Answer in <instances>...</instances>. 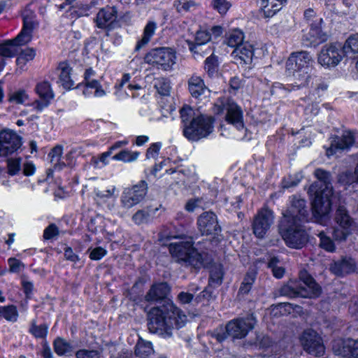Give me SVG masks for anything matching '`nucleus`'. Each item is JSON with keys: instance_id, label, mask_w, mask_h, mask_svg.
Returning a JSON list of instances; mask_svg holds the SVG:
<instances>
[{"instance_id": "obj_29", "label": "nucleus", "mask_w": 358, "mask_h": 358, "mask_svg": "<svg viewBox=\"0 0 358 358\" xmlns=\"http://www.w3.org/2000/svg\"><path fill=\"white\" fill-rule=\"evenodd\" d=\"M253 55L252 46L248 43H245L243 45L238 46L231 52V56L234 59H240L245 64L251 62Z\"/></svg>"}, {"instance_id": "obj_63", "label": "nucleus", "mask_w": 358, "mask_h": 358, "mask_svg": "<svg viewBox=\"0 0 358 358\" xmlns=\"http://www.w3.org/2000/svg\"><path fill=\"white\" fill-rule=\"evenodd\" d=\"M21 56H22L25 60H27L28 62L34 59L36 55V52L34 49L28 48L21 51L20 53Z\"/></svg>"}, {"instance_id": "obj_57", "label": "nucleus", "mask_w": 358, "mask_h": 358, "mask_svg": "<svg viewBox=\"0 0 358 358\" xmlns=\"http://www.w3.org/2000/svg\"><path fill=\"white\" fill-rule=\"evenodd\" d=\"M162 143L157 142L152 143L150 147L148 148L146 152V158L147 159H156L158 155L159 150L162 148Z\"/></svg>"}, {"instance_id": "obj_10", "label": "nucleus", "mask_w": 358, "mask_h": 358, "mask_svg": "<svg viewBox=\"0 0 358 358\" xmlns=\"http://www.w3.org/2000/svg\"><path fill=\"white\" fill-rule=\"evenodd\" d=\"M343 50L342 44L339 43L324 45L318 55V63L328 68L336 66L345 56Z\"/></svg>"}, {"instance_id": "obj_39", "label": "nucleus", "mask_w": 358, "mask_h": 358, "mask_svg": "<svg viewBox=\"0 0 358 358\" xmlns=\"http://www.w3.org/2000/svg\"><path fill=\"white\" fill-rule=\"evenodd\" d=\"M18 311L14 305L0 306V317L10 322H15L18 319Z\"/></svg>"}, {"instance_id": "obj_11", "label": "nucleus", "mask_w": 358, "mask_h": 358, "mask_svg": "<svg viewBox=\"0 0 358 358\" xmlns=\"http://www.w3.org/2000/svg\"><path fill=\"white\" fill-rule=\"evenodd\" d=\"M220 109L218 113L226 112L225 120L238 130L244 129L243 111L232 99L224 98L216 105Z\"/></svg>"}, {"instance_id": "obj_48", "label": "nucleus", "mask_w": 358, "mask_h": 358, "mask_svg": "<svg viewBox=\"0 0 358 358\" xmlns=\"http://www.w3.org/2000/svg\"><path fill=\"white\" fill-rule=\"evenodd\" d=\"M85 86L87 88L94 89V96L96 97H101L106 94L105 91L102 89L100 83L94 78L85 79Z\"/></svg>"}, {"instance_id": "obj_36", "label": "nucleus", "mask_w": 358, "mask_h": 358, "mask_svg": "<svg viewBox=\"0 0 358 358\" xmlns=\"http://www.w3.org/2000/svg\"><path fill=\"white\" fill-rule=\"evenodd\" d=\"M73 350L72 345L62 338L58 337L54 341V350L59 356H69Z\"/></svg>"}, {"instance_id": "obj_61", "label": "nucleus", "mask_w": 358, "mask_h": 358, "mask_svg": "<svg viewBox=\"0 0 358 358\" xmlns=\"http://www.w3.org/2000/svg\"><path fill=\"white\" fill-rule=\"evenodd\" d=\"M178 299L181 303H189L192 301H194V295L191 293L181 292L178 295Z\"/></svg>"}, {"instance_id": "obj_62", "label": "nucleus", "mask_w": 358, "mask_h": 358, "mask_svg": "<svg viewBox=\"0 0 358 358\" xmlns=\"http://www.w3.org/2000/svg\"><path fill=\"white\" fill-rule=\"evenodd\" d=\"M131 78V76L130 74L129 73H124L123 76H122V78L120 80V82L119 83H117L115 85V88L117 90V92H115V94L117 96H120V95H119V90H120L122 88H123V87L129 82V80Z\"/></svg>"}, {"instance_id": "obj_1", "label": "nucleus", "mask_w": 358, "mask_h": 358, "mask_svg": "<svg viewBox=\"0 0 358 358\" xmlns=\"http://www.w3.org/2000/svg\"><path fill=\"white\" fill-rule=\"evenodd\" d=\"M187 316L173 302L151 308L148 313V329L164 338H171L174 329H180L187 322Z\"/></svg>"}, {"instance_id": "obj_17", "label": "nucleus", "mask_w": 358, "mask_h": 358, "mask_svg": "<svg viewBox=\"0 0 358 358\" xmlns=\"http://www.w3.org/2000/svg\"><path fill=\"white\" fill-rule=\"evenodd\" d=\"M313 60L306 51L292 52L287 62L286 67L289 71L312 70Z\"/></svg>"}, {"instance_id": "obj_14", "label": "nucleus", "mask_w": 358, "mask_h": 358, "mask_svg": "<svg viewBox=\"0 0 358 358\" xmlns=\"http://www.w3.org/2000/svg\"><path fill=\"white\" fill-rule=\"evenodd\" d=\"M300 342L303 350L315 357H321L324 354L325 348L320 335L313 329L303 331L300 336Z\"/></svg>"}, {"instance_id": "obj_25", "label": "nucleus", "mask_w": 358, "mask_h": 358, "mask_svg": "<svg viewBox=\"0 0 358 358\" xmlns=\"http://www.w3.org/2000/svg\"><path fill=\"white\" fill-rule=\"evenodd\" d=\"M274 341L266 334L261 332H256L255 336L248 341L245 345L252 350H266L271 347Z\"/></svg>"}, {"instance_id": "obj_22", "label": "nucleus", "mask_w": 358, "mask_h": 358, "mask_svg": "<svg viewBox=\"0 0 358 358\" xmlns=\"http://www.w3.org/2000/svg\"><path fill=\"white\" fill-rule=\"evenodd\" d=\"M322 22V19L317 17L310 24V31L306 36L309 41L307 45L317 46L327 40L328 36L322 31L321 27Z\"/></svg>"}, {"instance_id": "obj_9", "label": "nucleus", "mask_w": 358, "mask_h": 358, "mask_svg": "<svg viewBox=\"0 0 358 358\" xmlns=\"http://www.w3.org/2000/svg\"><path fill=\"white\" fill-rule=\"evenodd\" d=\"M257 319L253 313L244 317L232 320L226 325V331L229 336L241 339L247 336L248 332L255 328Z\"/></svg>"}, {"instance_id": "obj_33", "label": "nucleus", "mask_w": 358, "mask_h": 358, "mask_svg": "<svg viewBox=\"0 0 358 358\" xmlns=\"http://www.w3.org/2000/svg\"><path fill=\"white\" fill-rule=\"evenodd\" d=\"M62 146L57 145L54 147L48 154V157L50 159V163L55 171H60L66 166V162L62 159Z\"/></svg>"}, {"instance_id": "obj_18", "label": "nucleus", "mask_w": 358, "mask_h": 358, "mask_svg": "<svg viewBox=\"0 0 358 358\" xmlns=\"http://www.w3.org/2000/svg\"><path fill=\"white\" fill-rule=\"evenodd\" d=\"M21 138L10 129L0 131V153L7 156L15 152L21 146Z\"/></svg>"}, {"instance_id": "obj_58", "label": "nucleus", "mask_w": 358, "mask_h": 358, "mask_svg": "<svg viewBox=\"0 0 358 358\" xmlns=\"http://www.w3.org/2000/svg\"><path fill=\"white\" fill-rule=\"evenodd\" d=\"M107 254V251L102 247H96L92 250L90 253V258L92 260L98 261L105 257Z\"/></svg>"}, {"instance_id": "obj_27", "label": "nucleus", "mask_w": 358, "mask_h": 358, "mask_svg": "<svg viewBox=\"0 0 358 358\" xmlns=\"http://www.w3.org/2000/svg\"><path fill=\"white\" fill-rule=\"evenodd\" d=\"M158 207L151 206L137 210L132 216L133 222L138 225L148 224L152 222L157 217Z\"/></svg>"}, {"instance_id": "obj_54", "label": "nucleus", "mask_w": 358, "mask_h": 358, "mask_svg": "<svg viewBox=\"0 0 358 358\" xmlns=\"http://www.w3.org/2000/svg\"><path fill=\"white\" fill-rule=\"evenodd\" d=\"M27 99L28 95L26 94L24 90H22L14 92L12 94H10L9 98L10 101L17 104H22Z\"/></svg>"}, {"instance_id": "obj_20", "label": "nucleus", "mask_w": 358, "mask_h": 358, "mask_svg": "<svg viewBox=\"0 0 358 358\" xmlns=\"http://www.w3.org/2000/svg\"><path fill=\"white\" fill-rule=\"evenodd\" d=\"M117 8L114 6H106L98 12L95 22L97 27L110 30L117 24Z\"/></svg>"}, {"instance_id": "obj_64", "label": "nucleus", "mask_w": 358, "mask_h": 358, "mask_svg": "<svg viewBox=\"0 0 358 358\" xmlns=\"http://www.w3.org/2000/svg\"><path fill=\"white\" fill-rule=\"evenodd\" d=\"M300 182V179H292L291 177L285 178L282 180V185L283 188H290L296 186Z\"/></svg>"}, {"instance_id": "obj_47", "label": "nucleus", "mask_w": 358, "mask_h": 358, "mask_svg": "<svg viewBox=\"0 0 358 358\" xmlns=\"http://www.w3.org/2000/svg\"><path fill=\"white\" fill-rule=\"evenodd\" d=\"M32 38V32L22 29L20 34L12 41L18 48L20 45H23L28 43Z\"/></svg>"}, {"instance_id": "obj_38", "label": "nucleus", "mask_w": 358, "mask_h": 358, "mask_svg": "<svg viewBox=\"0 0 358 358\" xmlns=\"http://www.w3.org/2000/svg\"><path fill=\"white\" fill-rule=\"evenodd\" d=\"M154 353L152 344L150 341H139L135 349V354L141 358H147Z\"/></svg>"}, {"instance_id": "obj_37", "label": "nucleus", "mask_w": 358, "mask_h": 358, "mask_svg": "<svg viewBox=\"0 0 358 358\" xmlns=\"http://www.w3.org/2000/svg\"><path fill=\"white\" fill-rule=\"evenodd\" d=\"M140 155V152L124 149L113 156L112 159L113 160L120 161L124 163H131L136 161Z\"/></svg>"}, {"instance_id": "obj_13", "label": "nucleus", "mask_w": 358, "mask_h": 358, "mask_svg": "<svg viewBox=\"0 0 358 358\" xmlns=\"http://www.w3.org/2000/svg\"><path fill=\"white\" fill-rule=\"evenodd\" d=\"M281 220H287L290 222L301 223L309 221V213L304 199L296 196H292L290 200V206L282 213Z\"/></svg>"}, {"instance_id": "obj_6", "label": "nucleus", "mask_w": 358, "mask_h": 358, "mask_svg": "<svg viewBox=\"0 0 358 358\" xmlns=\"http://www.w3.org/2000/svg\"><path fill=\"white\" fill-rule=\"evenodd\" d=\"M213 118L200 115L193 118L189 124L183 128L184 136L189 141H197L207 137L213 131Z\"/></svg>"}, {"instance_id": "obj_8", "label": "nucleus", "mask_w": 358, "mask_h": 358, "mask_svg": "<svg viewBox=\"0 0 358 358\" xmlns=\"http://www.w3.org/2000/svg\"><path fill=\"white\" fill-rule=\"evenodd\" d=\"M176 57L172 49L159 48L150 50L145 57V62L164 71H169L176 64Z\"/></svg>"}, {"instance_id": "obj_44", "label": "nucleus", "mask_w": 358, "mask_h": 358, "mask_svg": "<svg viewBox=\"0 0 358 358\" xmlns=\"http://www.w3.org/2000/svg\"><path fill=\"white\" fill-rule=\"evenodd\" d=\"M320 238L319 246L329 252H334L336 251V245L334 241L328 236L324 231L318 234Z\"/></svg>"}, {"instance_id": "obj_16", "label": "nucleus", "mask_w": 358, "mask_h": 358, "mask_svg": "<svg viewBox=\"0 0 358 358\" xmlns=\"http://www.w3.org/2000/svg\"><path fill=\"white\" fill-rule=\"evenodd\" d=\"M357 262L350 256H342L336 261H334L329 266L332 273L338 277H343L357 271Z\"/></svg>"}, {"instance_id": "obj_35", "label": "nucleus", "mask_w": 358, "mask_h": 358, "mask_svg": "<svg viewBox=\"0 0 358 358\" xmlns=\"http://www.w3.org/2000/svg\"><path fill=\"white\" fill-rule=\"evenodd\" d=\"M244 34L239 29H236L229 31L226 35L225 43L231 48H236L239 45H243Z\"/></svg>"}, {"instance_id": "obj_3", "label": "nucleus", "mask_w": 358, "mask_h": 358, "mask_svg": "<svg viewBox=\"0 0 358 358\" xmlns=\"http://www.w3.org/2000/svg\"><path fill=\"white\" fill-rule=\"evenodd\" d=\"M299 281L289 280L282 285L279 293L282 296L294 298H315L320 295L322 289L314 278L306 270L299 272Z\"/></svg>"}, {"instance_id": "obj_60", "label": "nucleus", "mask_w": 358, "mask_h": 358, "mask_svg": "<svg viewBox=\"0 0 358 358\" xmlns=\"http://www.w3.org/2000/svg\"><path fill=\"white\" fill-rule=\"evenodd\" d=\"M212 296V292L208 288H205L199 294L194 298V302L196 303L209 301Z\"/></svg>"}, {"instance_id": "obj_23", "label": "nucleus", "mask_w": 358, "mask_h": 358, "mask_svg": "<svg viewBox=\"0 0 358 358\" xmlns=\"http://www.w3.org/2000/svg\"><path fill=\"white\" fill-rule=\"evenodd\" d=\"M331 145L327 150L328 156L332 155L337 150H345L352 146L355 142V137L351 131L343 132L341 136L331 138Z\"/></svg>"}, {"instance_id": "obj_42", "label": "nucleus", "mask_w": 358, "mask_h": 358, "mask_svg": "<svg viewBox=\"0 0 358 358\" xmlns=\"http://www.w3.org/2000/svg\"><path fill=\"white\" fill-rule=\"evenodd\" d=\"M18 52V48L13 41L8 40L0 44V55L4 57H14Z\"/></svg>"}, {"instance_id": "obj_49", "label": "nucleus", "mask_w": 358, "mask_h": 358, "mask_svg": "<svg viewBox=\"0 0 358 358\" xmlns=\"http://www.w3.org/2000/svg\"><path fill=\"white\" fill-rule=\"evenodd\" d=\"M8 173L16 175L21 169V158H10L7 159Z\"/></svg>"}, {"instance_id": "obj_2", "label": "nucleus", "mask_w": 358, "mask_h": 358, "mask_svg": "<svg viewBox=\"0 0 358 358\" xmlns=\"http://www.w3.org/2000/svg\"><path fill=\"white\" fill-rule=\"evenodd\" d=\"M314 175L318 181L310 186L308 192L311 196H314L312 203L313 214L315 217H321L327 215L331 210V175L322 169H317Z\"/></svg>"}, {"instance_id": "obj_59", "label": "nucleus", "mask_w": 358, "mask_h": 358, "mask_svg": "<svg viewBox=\"0 0 358 358\" xmlns=\"http://www.w3.org/2000/svg\"><path fill=\"white\" fill-rule=\"evenodd\" d=\"M65 259L73 263H77L80 260L79 256L76 254L71 247L66 246L64 250Z\"/></svg>"}, {"instance_id": "obj_43", "label": "nucleus", "mask_w": 358, "mask_h": 358, "mask_svg": "<svg viewBox=\"0 0 358 358\" xmlns=\"http://www.w3.org/2000/svg\"><path fill=\"white\" fill-rule=\"evenodd\" d=\"M154 87L162 96H169L170 94V82L164 78L160 77L154 80Z\"/></svg>"}, {"instance_id": "obj_31", "label": "nucleus", "mask_w": 358, "mask_h": 358, "mask_svg": "<svg viewBox=\"0 0 358 358\" xmlns=\"http://www.w3.org/2000/svg\"><path fill=\"white\" fill-rule=\"evenodd\" d=\"M312 70H301L289 71L292 73L294 82L292 84V90L299 89L300 87L308 85L311 79L310 72Z\"/></svg>"}, {"instance_id": "obj_56", "label": "nucleus", "mask_w": 358, "mask_h": 358, "mask_svg": "<svg viewBox=\"0 0 358 358\" xmlns=\"http://www.w3.org/2000/svg\"><path fill=\"white\" fill-rule=\"evenodd\" d=\"M176 10L179 13L189 11L191 8L195 6V3L193 1L182 0L177 1L175 3Z\"/></svg>"}, {"instance_id": "obj_52", "label": "nucleus", "mask_w": 358, "mask_h": 358, "mask_svg": "<svg viewBox=\"0 0 358 358\" xmlns=\"http://www.w3.org/2000/svg\"><path fill=\"white\" fill-rule=\"evenodd\" d=\"M76 358H101V352L99 350H79L76 353Z\"/></svg>"}, {"instance_id": "obj_4", "label": "nucleus", "mask_w": 358, "mask_h": 358, "mask_svg": "<svg viewBox=\"0 0 358 358\" xmlns=\"http://www.w3.org/2000/svg\"><path fill=\"white\" fill-rule=\"evenodd\" d=\"M169 249L171 255L182 266H189L194 268H199L202 266L201 255L193 248L192 238L185 241L171 243L169 245Z\"/></svg>"}, {"instance_id": "obj_5", "label": "nucleus", "mask_w": 358, "mask_h": 358, "mask_svg": "<svg viewBox=\"0 0 358 358\" xmlns=\"http://www.w3.org/2000/svg\"><path fill=\"white\" fill-rule=\"evenodd\" d=\"M279 231L286 245L289 248L300 249L308 242V234L301 222L281 220Z\"/></svg>"}, {"instance_id": "obj_45", "label": "nucleus", "mask_w": 358, "mask_h": 358, "mask_svg": "<svg viewBox=\"0 0 358 358\" xmlns=\"http://www.w3.org/2000/svg\"><path fill=\"white\" fill-rule=\"evenodd\" d=\"M223 272L220 266H214L210 272L209 284L220 285L222 283Z\"/></svg>"}, {"instance_id": "obj_34", "label": "nucleus", "mask_w": 358, "mask_h": 358, "mask_svg": "<svg viewBox=\"0 0 358 358\" xmlns=\"http://www.w3.org/2000/svg\"><path fill=\"white\" fill-rule=\"evenodd\" d=\"M262 9L266 17H272L281 8V5L286 0H261Z\"/></svg>"}, {"instance_id": "obj_53", "label": "nucleus", "mask_w": 358, "mask_h": 358, "mask_svg": "<svg viewBox=\"0 0 358 358\" xmlns=\"http://www.w3.org/2000/svg\"><path fill=\"white\" fill-rule=\"evenodd\" d=\"M59 234V228L55 224H49L43 231V238L45 240L52 239Z\"/></svg>"}, {"instance_id": "obj_19", "label": "nucleus", "mask_w": 358, "mask_h": 358, "mask_svg": "<svg viewBox=\"0 0 358 358\" xmlns=\"http://www.w3.org/2000/svg\"><path fill=\"white\" fill-rule=\"evenodd\" d=\"M197 224L203 235H217L221 231L217 215L211 211L203 213L198 217Z\"/></svg>"}, {"instance_id": "obj_21", "label": "nucleus", "mask_w": 358, "mask_h": 358, "mask_svg": "<svg viewBox=\"0 0 358 358\" xmlns=\"http://www.w3.org/2000/svg\"><path fill=\"white\" fill-rule=\"evenodd\" d=\"M36 92L41 98V100H36L32 106L38 111H41L47 107L50 101L53 99L54 94L51 89L50 84L48 81L39 83L36 86Z\"/></svg>"}, {"instance_id": "obj_50", "label": "nucleus", "mask_w": 358, "mask_h": 358, "mask_svg": "<svg viewBox=\"0 0 358 358\" xmlns=\"http://www.w3.org/2000/svg\"><path fill=\"white\" fill-rule=\"evenodd\" d=\"M212 4L213 8L221 15L225 14L231 6L227 0H213Z\"/></svg>"}, {"instance_id": "obj_28", "label": "nucleus", "mask_w": 358, "mask_h": 358, "mask_svg": "<svg viewBox=\"0 0 358 358\" xmlns=\"http://www.w3.org/2000/svg\"><path fill=\"white\" fill-rule=\"evenodd\" d=\"M57 71L59 75V82L66 90H70L74 85L71 78V68L67 62L59 63Z\"/></svg>"}, {"instance_id": "obj_32", "label": "nucleus", "mask_w": 358, "mask_h": 358, "mask_svg": "<svg viewBox=\"0 0 358 358\" xmlns=\"http://www.w3.org/2000/svg\"><path fill=\"white\" fill-rule=\"evenodd\" d=\"M157 29V23L154 21H149L143 29V36L135 47V50L138 51L146 45L151 40Z\"/></svg>"}, {"instance_id": "obj_51", "label": "nucleus", "mask_w": 358, "mask_h": 358, "mask_svg": "<svg viewBox=\"0 0 358 358\" xmlns=\"http://www.w3.org/2000/svg\"><path fill=\"white\" fill-rule=\"evenodd\" d=\"M204 69L210 77L213 76L217 71V64L216 59L210 56L205 60Z\"/></svg>"}, {"instance_id": "obj_40", "label": "nucleus", "mask_w": 358, "mask_h": 358, "mask_svg": "<svg viewBox=\"0 0 358 358\" xmlns=\"http://www.w3.org/2000/svg\"><path fill=\"white\" fill-rule=\"evenodd\" d=\"M22 29L33 32V30L38 26L34 13L29 9L24 10L22 13Z\"/></svg>"}, {"instance_id": "obj_26", "label": "nucleus", "mask_w": 358, "mask_h": 358, "mask_svg": "<svg viewBox=\"0 0 358 358\" xmlns=\"http://www.w3.org/2000/svg\"><path fill=\"white\" fill-rule=\"evenodd\" d=\"M170 292V287L166 282H160L153 285L145 298L148 301H157L164 299Z\"/></svg>"}, {"instance_id": "obj_41", "label": "nucleus", "mask_w": 358, "mask_h": 358, "mask_svg": "<svg viewBox=\"0 0 358 358\" xmlns=\"http://www.w3.org/2000/svg\"><path fill=\"white\" fill-rule=\"evenodd\" d=\"M29 331L36 338L45 339L48 334V325L47 324L38 325L36 321L34 320L31 322Z\"/></svg>"}, {"instance_id": "obj_55", "label": "nucleus", "mask_w": 358, "mask_h": 358, "mask_svg": "<svg viewBox=\"0 0 358 358\" xmlns=\"http://www.w3.org/2000/svg\"><path fill=\"white\" fill-rule=\"evenodd\" d=\"M9 271L10 273H20L24 268V264L19 259L11 257L8 259Z\"/></svg>"}, {"instance_id": "obj_15", "label": "nucleus", "mask_w": 358, "mask_h": 358, "mask_svg": "<svg viewBox=\"0 0 358 358\" xmlns=\"http://www.w3.org/2000/svg\"><path fill=\"white\" fill-rule=\"evenodd\" d=\"M274 222L273 212L268 208L260 209L253 218L252 228L259 238L264 237Z\"/></svg>"}, {"instance_id": "obj_24", "label": "nucleus", "mask_w": 358, "mask_h": 358, "mask_svg": "<svg viewBox=\"0 0 358 358\" xmlns=\"http://www.w3.org/2000/svg\"><path fill=\"white\" fill-rule=\"evenodd\" d=\"M188 90L192 97L200 99L202 95L208 92L203 80L199 76L192 75L187 81Z\"/></svg>"}, {"instance_id": "obj_7", "label": "nucleus", "mask_w": 358, "mask_h": 358, "mask_svg": "<svg viewBox=\"0 0 358 358\" xmlns=\"http://www.w3.org/2000/svg\"><path fill=\"white\" fill-rule=\"evenodd\" d=\"M334 221L336 226L334 227L332 236L335 241H345L357 229L356 222L343 206L338 207L335 213Z\"/></svg>"}, {"instance_id": "obj_12", "label": "nucleus", "mask_w": 358, "mask_h": 358, "mask_svg": "<svg viewBox=\"0 0 358 358\" xmlns=\"http://www.w3.org/2000/svg\"><path fill=\"white\" fill-rule=\"evenodd\" d=\"M148 192V184L141 180L131 187L125 188L121 195L120 203L122 208L129 209L141 202Z\"/></svg>"}, {"instance_id": "obj_46", "label": "nucleus", "mask_w": 358, "mask_h": 358, "mask_svg": "<svg viewBox=\"0 0 358 358\" xmlns=\"http://www.w3.org/2000/svg\"><path fill=\"white\" fill-rule=\"evenodd\" d=\"M180 114L181 121L183 124V128H185V126L187 124H189L193 118H196V117H194L195 114L194 110L187 105L184 106L180 110Z\"/></svg>"}, {"instance_id": "obj_30", "label": "nucleus", "mask_w": 358, "mask_h": 358, "mask_svg": "<svg viewBox=\"0 0 358 358\" xmlns=\"http://www.w3.org/2000/svg\"><path fill=\"white\" fill-rule=\"evenodd\" d=\"M211 38V33L206 30L196 31L194 42L188 41L189 50L194 53L199 52L202 45L208 43Z\"/></svg>"}]
</instances>
